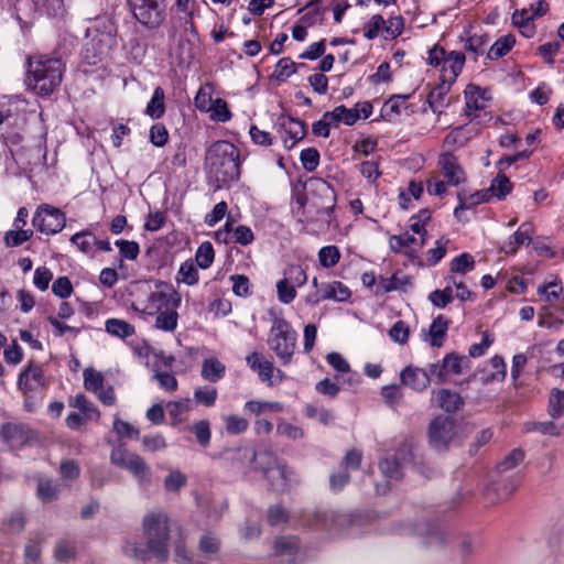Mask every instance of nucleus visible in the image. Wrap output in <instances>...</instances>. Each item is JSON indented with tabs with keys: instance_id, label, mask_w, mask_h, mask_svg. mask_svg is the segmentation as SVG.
<instances>
[{
	"instance_id": "nucleus-1",
	"label": "nucleus",
	"mask_w": 564,
	"mask_h": 564,
	"mask_svg": "<svg viewBox=\"0 0 564 564\" xmlns=\"http://www.w3.org/2000/svg\"><path fill=\"white\" fill-rule=\"evenodd\" d=\"M143 529L147 536V549L139 547L137 543L127 542L123 553L128 557L144 561L149 554L165 560L167 557L169 518L163 512H150L143 519Z\"/></svg>"
},
{
	"instance_id": "nucleus-2",
	"label": "nucleus",
	"mask_w": 564,
	"mask_h": 564,
	"mask_svg": "<svg viewBox=\"0 0 564 564\" xmlns=\"http://www.w3.org/2000/svg\"><path fill=\"white\" fill-rule=\"evenodd\" d=\"M64 68L58 57L44 54L29 56L25 82L37 95L48 96L61 85Z\"/></svg>"
},
{
	"instance_id": "nucleus-3",
	"label": "nucleus",
	"mask_w": 564,
	"mask_h": 564,
	"mask_svg": "<svg viewBox=\"0 0 564 564\" xmlns=\"http://www.w3.org/2000/svg\"><path fill=\"white\" fill-rule=\"evenodd\" d=\"M304 188L310 220L329 226L336 205V194L332 185L321 177H311L305 182Z\"/></svg>"
},
{
	"instance_id": "nucleus-4",
	"label": "nucleus",
	"mask_w": 564,
	"mask_h": 564,
	"mask_svg": "<svg viewBox=\"0 0 564 564\" xmlns=\"http://www.w3.org/2000/svg\"><path fill=\"white\" fill-rule=\"evenodd\" d=\"M230 459L241 467L251 464L257 457L260 459L265 478L270 481L272 489L284 490L288 484L285 466L281 465L274 454L262 452L257 455L251 447H241L229 452Z\"/></svg>"
},
{
	"instance_id": "nucleus-5",
	"label": "nucleus",
	"mask_w": 564,
	"mask_h": 564,
	"mask_svg": "<svg viewBox=\"0 0 564 564\" xmlns=\"http://www.w3.org/2000/svg\"><path fill=\"white\" fill-rule=\"evenodd\" d=\"M206 162L223 182L239 177V151L229 141L219 140L213 143L207 150Z\"/></svg>"
},
{
	"instance_id": "nucleus-6",
	"label": "nucleus",
	"mask_w": 564,
	"mask_h": 564,
	"mask_svg": "<svg viewBox=\"0 0 564 564\" xmlns=\"http://www.w3.org/2000/svg\"><path fill=\"white\" fill-rule=\"evenodd\" d=\"M297 343V333L291 324L276 314L272 317V325L268 338V345L280 359L282 365L292 361Z\"/></svg>"
},
{
	"instance_id": "nucleus-7",
	"label": "nucleus",
	"mask_w": 564,
	"mask_h": 564,
	"mask_svg": "<svg viewBox=\"0 0 564 564\" xmlns=\"http://www.w3.org/2000/svg\"><path fill=\"white\" fill-rule=\"evenodd\" d=\"M465 55L457 51L446 52L444 48L434 46L429 51L427 62L430 65L441 67L440 80L454 84L465 65Z\"/></svg>"
},
{
	"instance_id": "nucleus-8",
	"label": "nucleus",
	"mask_w": 564,
	"mask_h": 564,
	"mask_svg": "<svg viewBox=\"0 0 564 564\" xmlns=\"http://www.w3.org/2000/svg\"><path fill=\"white\" fill-rule=\"evenodd\" d=\"M32 225L44 235H55L64 229L66 216L59 208L42 204L33 215Z\"/></svg>"
},
{
	"instance_id": "nucleus-9",
	"label": "nucleus",
	"mask_w": 564,
	"mask_h": 564,
	"mask_svg": "<svg viewBox=\"0 0 564 564\" xmlns=\"http://www.w3.org/2000/svg\"><path fill=\"white\" fill-rule=\"evenodd\" d=\"M181 302V294L172 285L161 283L156 290L149 294L142 312L148 315H155L171 307H180Z\"/></svg>"
},
{
	"instance_id": "nucleus-10",
	"label": "nucleus",
	"mask_w": 564,
	"mask_h": 564,
	"mask_svg": "<svg viewBox=\"0 0 564 564\" xmlns=\"http://www.w3.org/2000/svg\"><path fill=\"white\" fill-rule=\"evenodd\" d=\"M457 436L456 421L449 416L438 415L429 425V442L436 449H445Z\"/></svg>"
},
{
	"instance_id": "nucleus-11",
	"label": "nucleus",
	"mask_w": 564,
	"mask_h": 564,
	"mask_svg": "<svg viewBox=\"0 0 564 564\" xmlns=\"http://www.w3.org/2000/svg\"><path fill=\"white\" fill-rule=\"evenodd\" d=\"M133 17L143 25L158 28L164 20L161 0H128Z\"/></svg>"
},
{
	"instance_id": "nucleus-12",
	"label": "nucleus",
	"mask_w": 564,
	"mask_h": 564,
	"mask_svg": "<svg viewBox=\"0 0 564 564\" xmlns=\"http://www.w3.org/2000/svg\"><path fill=\"white\" fill-rule=\"evenodd\" d=\"M110 460L131 473L140 482L149 481L150 468L141 456L119 446L112 449Z\"/></svg>"
},
{
	"instance_id": "nucleus-13",
	"label": "nucleus",
	"mask_w": 564,
	"mask_h": 564,
	"mask_svg": "<svg viewBox=\"0 0 564 564\" xmlns=\"http://www.w3.org/2000/svg\"><path fill=\"white\" fill-rule=\"evenodd\" d=\"M468 358L456 352L445 355L442 364H430V372L435 375L438 383H443L448 375H460L465 367H468Z\"/></svg>"
},
{
	"instance_id": "nucleus-14",
	"label": "nucleus",
	"mask_w": 564,
	"mask_h": 564,
	"mask_svg": "<svg viewBox=\"0 0 564 564\" xmlns=\"http://www.w3.org/2000/svg\"><path fill=\"white\" fill-rule=\"evenodd\" d=\"M349 519L346 514L333 510L315 511L308 524L316 530L326 531L330 534L338 532L348 523Z\"/></svg>"
},
{
	"instance_id": "nucleus-15",
	"label": "nucleus",
	"mask_w": 564,
	"mask_h": 564,
	"mask_svg": "<svg viewBox=\"0 0 564 564\" xmlns=\"http://www.w3.org/2000/svg\"><path fill=\"white\" fill-rule=\"evenodd\" d=\"M19 389L25 394H32L41 391L46 386V380L42 366L30 364L19 376Z\"/></svg>"
},
{
	"instance_id": "nucleus-16",
	"label": "nucleus",
	"mask_w": 564,
	"mask_h": 564,
	"mask_svg": "<svg viewBox=\"0 0 564 564\" xmlns=\"http://www.w3.org/2000/svg\"><path fill=\"white\" fill-rule=\"evenodd\" d=\"M281 129V138L286 149H292L305 134V124L303 121L292 118L283 117L279 122Z\"/></svg>"
},
{
	"instance_id": "nucleus-17",
	"label": "nucleus",
	"mask_w": 564,
	"mask_h": 564,
	"mask_svg": "<svg viewBox=\"0 0 564 564\" xmlns=\"http://www.w3.org/2000/svg\"><path fill=\"white\" fill-rule=\"evenodd\" d=\"M478 134V128L475 126H459L451 130L444 138L443 148L445 152H453L465 147L471 139Z\"/></svg>"
},
{
	"instance_id": "nucleus-18",
	"label": "nucleus",
	"mask_w": 564,
	"mask_h": 564,
	"mask_svg": "<svg viewBox=\"0 0 564 564\" xmlns=\"http://www.w3.org/2000/svg\"><path fill=\"white\" fill-rule=\"evenodd\" d=\"M432 376L430 368L423 369L408 366L401 371L400 380L404 386L410 387L415 391H424L430 386Z\"/></svg>"
},
{
	"instance_id": "nucleus-19",
	"label": "nucleus",
	"mask_w": 564,
	"mask_h": 564,
	"mask_svg": "<svg viewBox=\"0 0 564 564\" xmlns=\"http://www.w3.org/2000/svg\"><path fill=\"white\" fill-rule=\"evenodd\" d=\"M351 293L348 286L339 281L322 283L319 294L314 297H308L307 301L317 304L322 300H334L337 302H345L350 297Z\"/></svg>"
},
{
	"instance_id": "nucleus-20",
	"label": "nucleus",
	"mask_w": 564,
	"mask_h": 564,
	"mask_svg": "<svg viewBox=\"0 0 564 564\" xmlns=\"http://www.w3.org/2000/svg\"><path fill=\"white\" fill-rule=\"evenodd\" d=\"M438 165L449 184L458 185L465 181V173L452 152H443L438 158Z\"/></svg>"
},
{
	"instance_id": "nucleus-21",
	"label": "nucleus",
	"mask_w": 564,
	"mask_h": 564,
	"mask_svg": "<svg viewBox=\"0 0 564 564\" xmlns=\"http://www.w3.org/2000/svg\"><path fill=\"white\" fill-rule=\"evenodd\" d=\"M431 401L447 413H454L458 411L464 404L460 394L449 389H440L433 391Z\"/></svg>"
},
{
	"instance_id": "nucleus-22",
	"label": "nucleus",
	"mask_w": 564,
	"mask_h": 564,
	"mask_svg": "<svg viewBox=\"0 0 564 564\" xmlns=\"http://www.w3.org/2000/svg\"><path fill=\"white\" fill-rule=\"evenodd\" d=\"M247 365L253 370L257 371L259 378L262 382H265L268 386H274V371L275 367L273 362L269 360H264L259 352H252L246 358Z\"/></svg>"
},
{
	"instance_id": "nucleus-23",
	"label": "nucleus",
	"mask_w": 564,
	"mask_h": 564,
	"mask_svg": "<svg viewBox=\"0 0 564 564\" xmlns=\"http://www.w3.org/2000/svg\"><path fill=\"white\" fill-rule=\"evenodd\" d=\"M0 438L11 448H15L28 442L29 432L23 425L6 423L0 427Z\"/></svg>"
},
{
	"instance_id": "nucleus-24",
	"label": "nucleus",
	"mask_w": 564,
	"mask_h": 564,
	"mask_svg": "<svg viewBox=\"0 0 564 564\" xmlns=\"http://www.w3.org/2000/svg\"><path fill=\"white\" fill-rule=\"evenodd\" d=\"M425 245V238H417L413 234L403 232L389 238V246L393 252H410L421 249Z\"/></svg>"
},
{
	"instance_id": "nucleus-25",
	"label": "nucleus",
	"mask_w": 564,
	"mask_h": 564,
	"mask_svg": "<svg viewBox=\"0 0 564 564\" xmlns=\"http://www.w3.org/2000/svg\"><path fill=\"white\" fill-rule=\"evenodd\" d=\"M408 98V95H393L390 97L381 108V117L389 122L398 120L409 108Z\"/></svg>"
},
{
	"instance_id": "nucleus-26",
	"label": "nucleus",
	"mask_w": 564,
	"mask_h": 564,
	"mask_svg": "<svg viewBox=\"0 0 564 564\" xmlns=\"http://www.w3.org/2000/svg\"><path fill=\"white\" fill-rule=\"evenodd\" d=\"M412 284V279L410 275L402 273V272H395L389 278L380 276L378 279V293H389L397 290H403L408 285Z\"/></svg>"
},
{
	"instance_id": "nucleus-27",
	"label": "nucleus",
	"mask_w": 564,
	"mask_h": 564,
	"mask_svg": "<svg viewBox=\"0 0 564 564\" xmlns=\"http://www.w3.org/2000/svg\"><path fill=\"white\" fill-rule=\"evenodd\" d=\"M226 375V366L215 357L204 359L200 376L208 382L216 383Z\"/></svg>"
},
{
	"instance_id": "nucleus-28",
	"label": "nucleus",
	"mask_w": 564,
	"mask_h": 564,
	"mask_svg": "<svg viewBox=\"0 0 564 564\" xmlns=\"http://www.w3.org/2000/svg\"><path fill=\"white\" fill-rule=\"evenodd\" d=\"M464 94L466 100L465 113L467 116L486 107L487 98L485 97V91L478 86L473 84L467 85Z\"/></svg>"
},
{
	"instance_id": "nucleus-29",
	"label": "nucleus",
	"mask_w": 564,
	"mask_h": 564,
	"mask_svg": "<svg viewBox=\"0 0 564 564\" xmlns=\"http://www.w3.org/2000/svg\"><path fill=\"white\" fill-rule=\"evenodd\" d=\"M531 224H522L519 229L502 246L501 250L506 253L513 254L522 245H529L531 241Z\"/></svg>"
},
{
	"instance_id": "nucleus-30",
	"label": "nucleus",
	"mask_w": 564,
	"mask_h": 564,
	"mask_svg": "<svg viewBox=\"0 0 564 564\" xmlns=\"http://www.w3.org/2000/svg\"><path fill=\"white\" fill-rule=\"evenodd\" d=\"M452 85L453 84L448 82L441 80V83L430 91L427 96V104L434 113H442L443 108L446 106L445 98L449 93Z\"/></svg>"
},
{
	"instance_id": "nucleus-31",
	"label": "nucleus",
	"mask_w": 564,
	"mask_h": 564,
	"mask_svg": "<svg viewBox=\"0 0 564 564\" xmlns=\"http://www.w3.org/2000/svg\"><path fill=\"white\" fill-rule=\"evenodd\" d=\"M193 409L194 401L189 398L180 399L166 404V410L170 417L172 419L173 425L185 421L187 413H189Z\"/></svg>"
},
{
	"instance_id": "nucleus-32",
	"label": "nucleus",
	"mask_w": 564,
	"mask_h": 564,
	"mask_svg": "<svg viewBox=\"0 0 564 564\" xmlns=\"http://www.w3.org/2000/svg\"><path fill=\"white\" fill-rule=\"evenodd\" d=\"M360 118L357 107L347 108L344 105L335 107L332 111H326V119H330L332 123L343 122L347 126H352Z\"/></svg>"
},
{
	"instance_id": "nucleus-33",
	"label": "nucleus",
	"mask_w": 564,
	"mask_h": 564,
	"mask_svg": "<svg viewBox=\"0 0 564 564\" xmlns=\"http://www.w3.org/2000/svg\"><path fill=\"white\" fill-rule=\"evenodd\" d=\"M449 326V321L444 315L433 319L429 328L430 344L433 347H442Z\"/></svg>"
},
{
	"instance_id": "nucleus-34",
	"label": "nucleus",
	"mask_w": 564,
	"mask_h": 564,
	"mask_svg": "<svg viewBox=\"0 0 564 564\" xmlns=\"http://www.w3.org/2000/svg\"><path fill=\"white\" fill-rule=\"evenodd\" d=\"M178 307H171L169 310L156 313L155 328L162 332L172 333L177 327L178 322Z\"/></svg>"
},
{
	"instance_id": "nucleus-35",
	"label": "nucleus",
	"mask_w": 564,
	"mask_h": 564,
	"mask_svg": "<svg viewBox=\"0 0 564 564\" xmlns=\"http://www.w3.org/2000/svg\"><path fill=\"white\" fill-rule=\"evenodd\" d=\"M105 328L107 333L121 339L131 337L135 333V329L131 324L119 318L107 319Z\"/></svg>"
},
{
	"instance_id": "nucleus-36",
	"label": "nucleus",
	"mask_w": 564,
	"mask_h": 564,
	"mask_svg": "<svg viewBox=\"0 0 564 564\" xmlns=\"http://www.w3.org/2000/svg\"><path fill=\"white\" fill-rule=\"evenodd\" d=\"M69 405L78 409L87 420L99 419V411L83 393H78L74 398H72L69 401Z\"/></svg>"
},
{
	"instance_id": "nucleus-37",
	"label": "nucleus",
	"mask_w": 564,
	"mask_h": 564,
	"mask_svg": "<svg viewBox=\"0 0 564 564\" xmlns=\"http://www.w3.org/2000/svg\"><path fill=\"white\" fill-rule=\"evenodd\" d=\"M516 43V39L511 34L503 35L499 37L489 48L488 51V58L489 59H498L506 54L513 47Z\"/></svg>"
},
{
	"instance_id": "nucleus-38",
	"label": "nucleus",
	"mask_w": 564,
	"mask_h": 564,
	"mask_svg": "<svg viewBox=\"0 0 564 564\" xmlns=\"http://www.w3.org/2000/svg\"><path fill=\"white\" fill-rule=\"evenodd\" d=\"M164 90L161 87H156L153 91L152 98L149 101L145 113L152 119H159L164 115Z\"/></svg>"
},
{
	"instance_id": "nucleus-39",
	"label": "nucleus",
	"mask_w": 564,
	"mask_h": 564,
	"mask_svg": "<svg viewBox=\"0 0 564 564\" xmlns=\"http://www.w3.org/2000/svg\"><path fill=\"white\" fill-rule=\"evenodd\" d=\"M176 281L186 285H195L198 283V270L192 260H187L180 265Z\"/></svg>"
},
{
	"instance_id": "nucleus-40",
	"label": "nucleus",
	"mask_w": 564,
	"mask_h": 564,
	"mask_svg": "<svg viewBox=\"0 0 564 564\" xmlns=\"http://www.w3.org/2000/svg\"><path fill=\"white\" fill-rule=\"evenodd\" d=\"M217 398L218 391L215 387L200 386L195 388L193 401L206 408H212L215 405Z\"/></svg>"
},
{
	"instance_id": "nucleus-41",
	"label": "nucleus",
	"mask_w": 564,
	"mask_h": 564,
	"mask_svg": "<svg viewBox=\"0 0 564 564\" xmlns=\"http://www.w3.org/2000/svg\"><path fill=\"white\" fill-rule=\"evenodd\" d=\"M59 488L50 479H40L37 482L36 496L43 502H52L57 499Z\"/></svg>"
},
{
	"instance_id": "nucleus-42",
	"label": "nucleus",
	"mask_w": 564,
	"mask_h": 564,
	"mask_svg": "<svg viewBox=\"0 0 564 564\" xmlns=\"http://www.w3.org/2000/svg\"><path fill=\"white\" fill-rule=\"evenodd\" d=\"M295 288H301L307 282L305 270L299 264H289L283 271V278Z\"/></svg>"
},
{
	"instance_id": "nucleus-43",
	"label": "nucleus",
	"mask_w": 564,
	"mask_h": 564,
	"mask_svg": "<svg viewBox=\"0 0 564 564\" xmlns=\"http://www.w3.org/2000/svg\"><path fill=\"white\" fill-rule=\"evenodd\" d=\"M70 242L82 252L91 253L97 243V238L89 231H80L72 236Z\"/></svg>"
},
{
	"instance_id": "nucleus-44",
	"label": "nucleus",
	"mask_w": 564,
	"mask_h": 564,
	"mask_svg": "<svg viewBox=\"0 0 564 564\" xmlns=\"http://www.w3.org/2000/svg\"><path fill=\"white\" fill-rule=\"evenodd\" d=\"M297 539L294 536L280 538L274 543V555L293 556L297 550Z\"/></svg>"
},
{
	"instance_id": "nucleus-45",
	"label": "nucleus",
	"mask_w": 564,
	"mask_h": 564,
	"mask_svg": "<svg viewBox=\"0 0 564 564\" xmlns=\"http://www.w3.org/2000/svg\"><path fill=\"white\" fill-rule=\"evenodd\" d=\"M563 292L562 283L554 279L543 285L539 286L538 293L541 295L546 302L553 303L556 301Z\"/></svg>"
},
{
	"instance_id": "nucleus-46",
	"label": "nucleus",
	"mask_w": 564,
	"mask_h": 564,
	"mask_svg": "<svg viewBox=\"0 0 564 564\" xmlns=\"http://www.w3.org/2000/svg\"><path fill=\"white\" fill-rule=\"evenodd\" d=\"M215 252L209 241L203 242L196 250L195 260L202 269H207L214 262Z\"/></svg>"
},
{
	"instance_id": "nucleus-47",
	"label": "nucleus",
	"mask_w": 564,
	"mask_h": 564,
	"mask_svg": "<svg viewBox=\"0 0 564 564\" xmlns=\"http://www.w3.org/2000/svg\"><path fill=\"white\" fill-rule=\"evenodd\" d=\"M340 260V251L336 246H326L318 251V261L324 268H333Z\"/></svg>"
},
{
	"instance_id": "nucleus-48",
	"label": "nucleus",
	"mask_w": 564,
	"mask_h": 564,
	"mask_svg": "<svg viewBox=\"0 0 564 564\" xmlns=\"http://www.w3.org/2000/svg\"><path fill=\"white\" fill-rule=\"evenodd\" d=\"M475 268L473 256L467 252L459 254L451 261V272L465 274Z\"/></svg>"
},
{
	"instance_id": "nucleus-49",
	"label": "nucleus",
	"mask_w": 564,
	"mask_h": 564,
	"mask_svg": "<svg viewBox=\"0 0 564 564\" xmlns=\"http://www.w3.org/2000/svg\"><path fill=\"white\" fill-rule=\"evenodd\" d=\"M275 288L278 300L282 304L292 303L297 295L296 288L284 279H280L276 282Z\"/></svg>"
},
{
	"instance_id": "nucleus-50",
	"label": "nucleus",
	"mask_w": 564,
	"mask_h": 564,
	"mask_svg": "<svg viewBox=\"0 0 564 564\" xmlns=\"http://www.w3.org/2000/svg\"><path fill=\"white\" fill-rule=\"evenodd\" d=\"M524 459V452L520 448L511 451L501 462L498 463L497 469L500 473L509 471L519 466Z\"/></svg>"
},
{
	"instance_id": "nucleus-51",
	"label": "nucleus",
	"mask_w": 564,
	"mask_h": 564,
	"mask_svg": "<svg viewBox=\"0 0 564 564\" xmlns=\"http://www.w3.org/2000/svg\"><path fill=\"white\" fill-rule=\"evenodd\" d=\"M386 20L380 14H375L364 26V35L368 40L376 39L379 35L383 36Z\"/></svg>"
},
{
	"instance_id": "nucleus-52",
	"label": "nucleus",
	"mask_w": 564,
	"mask_h": 564,
	"mask_svg": "<svg viewBox=\"0 0 564 564\" xmlns=\"http://www.w3.org/2000/svg\"><path fill=\"white\" fill-rule=\"evenodd\" d=\"M84 387L94 393L98 392L104 387V376L93 368H87L83 372Z\"/></svg>"
},
{
	"instance_id": "nucleus-53",
	"label": "nucleus",
	"mask_w": 564,
	"mask_h": 564,
	"mask_svg": "<svg viewBox=\"0 0 564 564\" xmlns=\"http://www.w3.org/2000/svg\"><path fill=\"white\" fill-rule=\"evenodd\" d=\"M189 431L195 434L197 442L206 447L212 437L210 423L207 420H200L189 426Z\"/></svg>"
},
{
	"instance_id": "nucleus-54",
	"label": "nucleus",
	"mask_w": 564,
	"mask_h": 564,
	"mask_svg": "<svg viewBox=\"0 0 564 564\" xmlns=\"http://www.w3.org/2000/svg\"><path fill=\"white\" fill-rule=\"evenodd\" d=\"M210 119L218 122H227L231 119V112L225 99L216 98L209 110Z\"/></svg>"
},
{
	"instance_id": "nucleus-55",
	"label": "nucleus",
	"mask_w": 564,
	"mask_h": 564,
	"mask_svg": "<svg viewBox=\"0 0 564 564\" xmlns=\"http://www.w3.org/2000/svg\"><path fill=\"white\" fill-rule=\"evenodd\" d=\"M404 29V20L401 15L391 17L386 21L383 29L384 40H393L398 37Z\"/></svg>"
},
{
	"instance_id": "nucleus-56",
	"label": "nucleus",
	"mask_w": 564,
	"mask_h": 564,
	"mask_svg": "<svg viewBox=\"0 0 564 564\" xmlns=\"http://www.w3.org/2000/svg\"><path fill=\"white\" fill-rule=\"evenodd\" d=\"M212 91L213 88L208 85L199 88L194 99L195 106L198 110L209 112L210 108H213L215 99L212 97Z\"/></svg>"
},
{
	"instance_id": "nucleus-57",
	"label": "nucleus",
	"mask_w": 564,
	"mask_h": 564,
	"mask_svg": "<svg viewBox=\"0 0 564 564\" xmlns=\"http://www.w3.org/2000/svg\"><path fill=\"white\" fill-rule=\"evenodd\" d=\"M32 236L33 231L31 229H14L6 234L4 241L8 247H18L30 240Z\"/></svg>"
},
{
	"instance_id": "nucleus-58",
	"label": "nucleus",
	"mask_w": 564,
	"mask_h": 564,
	"mask_svg": "<svg viewBox=\"0 0 564 564\" xmlns=\"http://www.w3.org/2000/svg\"><path fill=\"white\" fill-rule=\"evenodd\" d=\"M564 413V391L553 390L549 401V414L553 419L560 417Z\"/></svg>"
},
{
	"instance_id": "nucleus-59",
	"label": "nucleus",
	"mask_w": 564,
	"mask_h": 564,
	"mask_svg": "<svg viewBox=\"0 0 564 564\" xmlns=\"http://www.w3.org/2000/svg\"><path fill=\"white\" fill-rule=\"evenodd\" d=\"M283 406L279 402H268V401H248L245 404V410L250 411L254 414H260L264 411L271 412H280Z\"/></svg>"
},
{
	"instance_id": "nucleus-60",
	"label": "nucleus",
	"mask_w": 564,
	"mask_h": 564,
	"mask_svg": "<svg viewBox=\"0 0 564 564\" xmlns=\"http://www.w3.org/2000/svg\"><path fill=\"white\" fill-rule=\"evenodd\" d=\"M448 240L441 238L436 240L435 247L431 248L426 252V262L429 265H435L446 254Z\"/></svg>"
},
{
	"instance_id": "nucleus-61",
	"label": "nucleus",
	"mask_w": 564,
	"mask_h": 564,
	"mask_svg": "<svg viewBox=\"0 0 564 564\" xmlns=\"http://www.w3.org/2000/svg\"><path fill=\"white\" fill-rule=\"evenodd\" d=\"M296 70V64L289 57L281 58L274 68V77L278 80H285Z\"/></svg>"
},
{
	"instance_id": "nucleus-62",
	"label": "nucleus",
	"mask_w": 564,
	"mask_h": 564,
	"mask_svg": "<svg viewBox=\"0 0 564 564\" xmlns=\"http://www.w3.org/2000/svg\"><path fill=\"white\" fill-rule=\"evenodd\" d=\"M523 431L525 433L531 432H540L542 434H549V435H560V431L557 430L556 425L551 422H528L523 425Z\"/></svg>"
},
{
	"instance_id": "nucleus-63",
	"label": "nucleus",
	"mask_w": 564,
	"mask_h": 564,
	"mask_svg": "<svg viewBox=\"0 0 564 564\" xmlns=\"http://www.w3.org/2000/svg\"><path fill=\"white\" fill-rule=\"evenodd\" d=\"M512 184L505 175H499L492 180L490 191L497 198H505L511 191Z\"/></svg>"
},
{
	"instance_id": "nucleus-64",
	"label": "nucleus",
	"mask_w": 564,
	"mask_h": 564,
	"mask_svg": "<svg viewBox=\"0 0 564 564\" xmlns=\"http://www.w3.org/2000/svg\"><path fill=\"white\" fill-rule=\"evenodd\" d=\"M300 160L303 169L312 172L319 164V153L315 148H307L301 151Z\"/></svg>"
}]
</instances>
